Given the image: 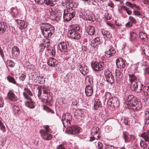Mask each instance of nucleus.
<instances>
[{
    "instance_id": "8fccbe9b",
    "label": "nucleus",
    "mask_w": 149,
    "mask_h": 149,
    "mask_svg": "<svg viewBox=\"0 0 149 149\" xmlns=\"http://www.w3.org/2000/svg\"><path fill=\"white\" fill-rule=\"evenodd\" d=\"M26 77V73H20L19 74V78L20 80L22 81H24V80Z\"/></svg>"
},
{
    "instance_id": "4d7b16f0",
    "label": "nucleus",
    "mask_w": 149,
    "mask_h": 149,
    "mask_svg": "<svg viewBox=\"0 0 149 149\" xmlns=\"http://www.w3.org/2000/svg\"><path fill=\"white\" fill-rule=\"evenodd\" d=\"M46 45H45L43 44H42L40 45L39 49L40 52L43 51L45 48L46 47Z\"/></svg>"
},
{
    "instance_id": "a18cd8bd",
    "label": "nucleus",
    "mask_w": 149,
    "mask_h": 149,
    "mask_svg": "<svg viewBox=\"0 0 149 149\" xmlns=\"http://www.w3.org/2000/svg\"><path fill=\"white\" fill-rule=\"evenodd\" d=\"M62 121L63 123L64 126L65 127H67V129L68 128L70 127V121L63 120V121Z\"/></svg>"
},
{
    "instance_id": "5fc2aeb1",
    "label": "nucleus",
    "mask_w": 149,
    "mask_h": 149,
    "mask_svg": "<svg viewBox=\"0 0 149 149\" xmlns=\"http://www.w3.org/2000/svg\"><path fill=\"white\" fill-rule=\"evenodd\" d=\"M111 95L110 93L109 92H106L104 96L105 99L106 100H108L111 97H111Z\"/></svg>"
},
{
    "instance_id": "69168bd1",
    "label": "nucleus",
    "mask_w": 149,
    "mask_h": 149,
    "mask_svg": "<svg viewBox=\"0 0 149 149\" xmlns=\"http://www.w3.org/2000/svg\"><path fill=\"white\" fill-rule=\"evenodd\" d=\"M134 15L136 16H139L141 15L140 13L138 11L134 10L133 12Z\"/></svg>"
},
{
    "instance_id": "4c0bfd02",
    "label": "nucleus",
    "mask_w": 149,
    "mask_h": 149,
    "mask_svg": "<svg viewBox=\"0 0 149 149\" xmlns=\"http://www.w3.org/2000/svg\"><path fill=\"white\" fill-rule=\"evenodd\" d=\"M7 28V26L3 23H2L1 26L0 28V34L4 33L6 31Z\"/></svg>"
},
{
    "instance_id": "6e6d98bb",
    "label": "nucleus",
    "mask_w": 149,
    "mask_h": 149,
    "mask_svg": "<svg viewBox=\"0 0 149 149\" xmlns=\"http://www.w3.org/2000/svg\"><path fill=\"white\" fill-rule=\"evenodd\" d=\"M125 10L127 14L129 15H131L132 13V11L129 10V9L127 8V7L123 6L122 7Z\"/></svg>"
},
{
    "instance_id": "9d476101",
    "label": "nucleus",
    "mask_w": 149,
    "mask_h": 149,
    "mask_svg": "<svg viewBox=\"0 0 149 149\" xmlns=\"http://www.w3.org/2000/svg\"><path fill=\"white\" fill-rule=\"evenodd\" d=\"M142 106L141 102L136 100V101L133 102L131 105L127 107L128 109H131L134 110H138L141 108Z\"/></svg>"
},
{
    "instance_id": "79ce46f5",
    "label": "nucleus",
    "mask_w": 149,
    "mask_h": 149,
    "mask_svg": "<svg viewBox=\"0 0 149 149\" xmlns=\"http://www.w3.org/2000/svg\"><path fill=\"white\" fill-rule=\"evenodd\" d=\"M86 31L89 35H93V27L92 26H89L87 27Z\"/></svg>"
},
{
    "instance_id": "ddd939ff",
    "label": "nucleus",
    "mask_w": 149,
    "mask_h": 149,
    "mask_svg": "<svg viewBox=\"0 0 149 149\" xmlns=\"http://www.w3.org/2000/svg\"><path fill=\"white\" fill-rule=\"evenodd\" d=\"M116 65L117 67L120 69H125V64L123 59L121 58H117L116 61Z\"/></svg>"
},
{
    "instance_id": "774afa93",
    "label": "nucleus",
    "mask_w": 149,
    "mask_h": 149,
    "mask_svg": "<svg viewBox=\"0 0 149 149\" xmlns=\"http://www.w3.org/2000/svg\"><path fill=\"white\" fill-rule=\"evenodd\" d=\"M56 149H65V147L62 144L59 145L57 148Z\"/></svg>"
},
{
    "instance_id": "423d86ee",
    "label": "nucleus",
    "mask_w": 149,
    "mask_h": 149,
    "mask_svg": "<svg viewBox=\"0 0 149 149\" xmlns=\"http://www.w3.org/2000/svg\"><path fill=\"white\" fill-rule=\"evenodd\" d=\"M108 102L110 104L111 107L114 110L118 108L120 105L119 101L118 99L116 96H113L109 99L107 100Z\"/></svg>"
},
{
    "instance_id": "ea45409f",
    "label": "nucleus",
    "mask_w": 149,
    "mask_h": 149,
    "mask_svg": "<svg viewBox=\"0 0 149 149\" xmlns=\"http://www.w3.org/2000/svg\"><path fill=\"white\" fill-rule=\"evenodd\" d=\"M139 38L142 40H147V36L146 33L143 32H140L139 34Z\"/></svg>"
},
{
    "instance_id": "f8f14e48",
    "label": "nucleus",
    "mask_w": 149,
    "mask_h": 149,
    "mask_svg": "<svg viewBox=\"0 0 149 149\" xmlns=\"http://www.w3.org/2000/svg\"><path fill=\"white\" fill-rule=\"evenodd\" d=\"M125 101L127 104V107L131 105V104L135 101H136V98L133 95H128L126 98Z\"/></svg>"
},
{
    "instance_id": "9b49d317",
    "label": "nucleus",
    "mask_w": 149,
    "mask_h": 149,
    "mask_svg": "<svg viewBox=\"0 0 149 149\" xmlns=\"http://www.w3.org/2000/svg\"><path fill=\"white\" fill-rule=\"evenodd\" d=\"M107 81L109 83H112L114 81V78L112 73L108 70H107L104 73Z\"/></svg>"
},
{
    "instance_id": "37998d69",
    "label": "nucleus",
    "mask_w": 149,
    "mask_h": 149,
    "mask_svg": "<svg viewBox=\"0 0 149 149\" xmlns=\"http://www.w3.org/2000/svg\"><path fill=\"white\" fill-rule=\"evenodd\" d=\"M7 79L8 81L10 83L15 84H17L16 81L13 77L8 76L7 77Z\"/></svg>"
},
{
    "instance_id": "49530a36",
    "label": "nucleus",
    "mask_w": 149,
    "mask_h": 149,
    "mask_svg": "<svg viewBox=\"0 0 149 149\" xmlns=\"http://www.w3.org/2000/svg\"><path fill=\"white\" fill-rule=\"evenodd\" d=\"M6 63L8 66L11 68L13 67L15 65V63L11 60H8L6 61Z\"/></svg>"
},
{
    "instance_id": "cd10ccee",
    "label": "nucleus",
    "mask_w": 149,
    "mask_h": 149,
    "mask_svg": "<svg viewBox=\"0 0 149 149\" xmlns=\"http://www.w3.org/2000/svg\"><path fill=\"white\" fill-rule=\"evenodd\" d=\"M20 51L17 47L15 46L12 48V55L13 57H17L19 55Z\"/></svg>"
},
{
    "instance_id": "20e7f679",
    "label": "nucleus",
    "mask_w": 149,
    "mask_h": 149,
    "mask_svg": "<svg viewBox=\"0 0 149 149\" xmlns=\"http://www.w3.org/2000/svg\"><path fill=\"white\" fill-rule=\"evenodd\" d=\"M75 15V10L73 8H67L63 11L64 19L67 22L70 21Z\"/></svg>"
},
{
    "instance_id": "a878e982",
    "label": "nucleus",
    "mask_w": 149,
    "mask_h": 149,
    "mask_svg": "<svg viewBox=\"0 0 149 149\" xmlns=\"http://www.w3.org/2000/svg\"><path fill=\"white\" fill-rule=\"evenodd\" d=\"M50 12V18L52 20L55 19L57 20L58 18L59 19V17L61 16H58L57 13H56V12L53 11L52 9H51L49 10Z\"/></svg>"
},
{
    "instance_id": "c85d7f7f",
    "label": "nucleus",
    "mask_w": 149,
    "mask_h": 149,
    "mask_svg": "<svg viewBox=\"0 0 149 149\" xmlns=\"http://www.w3.org/2000/svg\"><path fill=\"white\" fill-rule=\"evenodd\" d=\"M93 87L91 86H87L85 89V93L87 96H90L93 94Z\"/></svg>"
},
{
    "instance_id": "5701e85b",
    "label": "nucleus",
    "mask_w": 149,
    "mask_h": 149,
    "mask_svg": "<svg viewBox=\"0 0 149 149\" xmlns=\"http://www.w3.org/2000/svg\"><path fill=\"white\" fill-rule=\"evenodd\" d=\"M79 67V69L82 74L85 75L88 73L89 70L88 68L85 65L83 66L80 65Z\"/></svg>"
},
{
    "instance_id": "72a5a7b5",
    "label": "nucleus",
    "mask_w": 149,
    "mask_h": 149,
    "mask_svg": "<svg viewBox=\"0 0 149 149\" xmlns=\"http://www.w3.org/2000/svg\"><path fill=\"white\" fill-rule=\"evenodd\" d=\"M46 40H43V44L45 45H46V49L47 50L49 51L50 49H49V44H50V40L49 39V38H45Z\"/></svg>"
},
{
    "instance_id": "1a4fd4ad",
    "label": "nucleus",
    "mask_w": 149,
    "mask_h": 149,
    "mask_svg": "<svg viewBox=\"0 0 149 149\" xmlns=\"http://www.w3.org/2000/svg\"><path fill=\"white\" fill-rule=\"evenodd\" d=\"M142 106L141 102L136 100V101L133 102L131 105L127 107L128 109H131L134 110H138L141 108Z\"/></svg>"
},
{
    "instance_id": "338daca9",
    "label": "nucleus",
    "mask_w": 149,
    "mask_h": 149,
    "mask_svg": "<svg viewBox=\"0 0 149 149\" xmlns=\"http://www.w3.org/2000/svg\"><path fill=\"white\" fill-rule=\"evenodd\" d=\"M108 6L112 8H113L115 7L112 1H109V3L108 4Z\"/></svg>"
},
{
    "instance_id": "bf43d9fd",
    "label": "nucleus",
    "mask_w": 149,
    "mask_h": 149,
    "mask_svg": "<svg viewBox=\"0 0 149 149\" xmlns=\"http://www.w3.org/2000/svg\"><path fill=\"white\" fill-rule=\"evenodd\" d=\"M13 110L15 113H18L20 111L19 108L16 106H14L13 107Z\"/></svg>"
},
{
    "instance_id": "e433bc0d",
    "label": "nucleus",
    "mask_w": 149,
    "mask_h": 149,
    "mask_svg": "<svg viewBox=\"0 0 149 149\" xmlns=\"http://www.w3.org/2000/svg\"><path fill=\"white\" fill-rule=\"evenodd\" d=\"M144 117L145 118V123L146 124L149 123V112L148 111H146L144 113Z\"/></svg>"
},
{
    "instance_id": "58836bf2",
    "label": "nucleus",
    "mask_w": 149,
    "mask_h": 149,
    "mask_svg": "<svg viewBox=\"0 0 149 149\" xmlns=\"http://www.w3.org/2000/svg\"><path fill=\"white\" fill-rule=\"evenodd\" d=\"M100 44V38L99 37L95 38L94 40V47L97 50L98 48V45Z\"/></svg>"
},
{
    "instance_id": "13d9d810",
    "label": "nucleus",
    "mask_w": 149,
    "mask_h": 149,
    "mask_svg": "<svg viewBox=\"0 0 149 149\" xmlns=\"http://www.w3.org/2000/svg\"><path fill=\"white\" fill-rule=\"evenodd\" d=\"M129 19L130 20V22L132 24H135L136 23V20L132 16H130L129 17Z\"/></svg>"
},
{
    "instance_id": "b1692460",
    "label": "nucleus",
    "mask_w": 149,
    "mask_h": 149,
    "mask_svg": "<svg viewBox=\"0 0 149 149\" xmlns=\"http://www.w3.org/2000/svg\"><path fill=\"white\" fill-rule=\"evenodd\" d=\"M116 53L114 48L111 47L109 49L105 52V55L107 57H110L112 56L113 54Z\"/></svg>"
},
{
    "instance_id": "dca6fc26",
    "label": "nucleus",
    "mask_w": 149,
    "mask_h": 149,
    "mask_svg": "<svg viewBox=\"0 0 149 149\" xmlns=\"http://www.w3.org/2000/svg\"><path fill=\"white\" fill-rule=\"evenodd\" d=\"M24 92L23 93V95L25 98L30 99L31 98V97L33 96V94L31 90L28 88H24Z\"/></svg>"
},
{
    "instance_id": "f704fd0d",
    "label": "nucleus",
    "mask_w": 149,
    "mask_h": 149,
    "mask_svg": "<svg viewBox=\"0 0 149 149\" xmlns=\"http://www.w3.org/2000/svg\"><path fill=\"white\" fill-rule=\"evenodd\" d=\"M143 91L144 94L146 95L149 96V84H145L143 88Z\"/></svg>"
},
{
    "instance_id": "2eb2a0df",
    "label": "nucleus",
    "mask_w": 149,
    "mask_h": 149,
    "mask_svg": "<svg viewBox=\"0 0 149 149\" xmlns=\"http://www.w3.org/2000/svg\"><path fill=\"white\" fill-rule=\"evenodd\" d=\"M7 97L8 99L12 101L15 102L18 100V98L15 94L14 91L10 90L7 93Z\"/></svg>"
},
{
    "instance_id": "052dcab7",
    "label": "nucleus",
    "mask_w": 149,
    "mask_h": 149,
    "mask_svg": "<svg viewBox=\"0 0 149 149\" xmlns=\"http://www.w3.org/2000/svg\"><path fill=\"white\" fill-rule=\"evenodd\" d=\"M67 5L69 6L70 7L69 8H72L73 7L74 8H76L77 7L76 6H74L73 3L72 2H70V1L69 2H68L67 3Z\"/></svg>"
},
{
    "instance_id": "7c9ffc66",
    "label": "nucleus",
    "mask_w": 149,
    "mask_h": 149,
    "mask_svg": "<svg viewBox=\"0 0 149 149\" xmlns=\"http://www.w3.org/2000/svg\"><path fill=\"white\" fill-rule=\"evenodd\" d=\"M101 31L104 38H110L111 37V35L109 31H106L104 29H102Z\"/></svg>"
},
{
    "instance_id": "0e129e2a",
    "label": "nucleus",
    "mask_w": 149,
    "mask_h": 149,
    "mask_svg": "<svg viewBox=\"0 0 149 149\" xmlns=\"http://www.w3.org/2000/svg\"><path fill=\"white\" fill-rule=\"evenodd\" d=\"M79 16L80 18H81L82 19L84 20H87V19L86 18V17L85 15H84L82 13H80L79 14Z\"/></svg>"
},
{
    "instance_id": "f257e3e1",
    "label": "nucleus",
    "mask_w": 149,
    "mask_h": 149,
    "mask_svg": "<svg viewBox=\"0 0 149 149\" xmlns=\"http://www.w3.org/2000/svg\"><path fill=\"white\" fill-rule=\"evenodd\" d=\"M41 87H38L37 89L38 90V98L41 100V101L46 103H49L52 100V95L51 93L50 90L47 88L43 87V93L40 90Z\"/></svg>"
},
{
    "instance_id": "e2e57ef3",
    "label": "nucleus",
    "mask_w": 149,
    "mask_h": 149,
    "mask_svg": "<svg viewBox=\"0 0 149 149\" xmlns=\"http://www.w3.org/2000/svg\"><path fill=\"white\" fill-rule=\"evenodd\" d=\"M35 2L39 4L42 5L45 2V0H35Z\"/></svg>"
},
{
    "instance_id": "c03bdc74",
    "label": "nucleus",
    "mask_w": 149,
    "mask_h": 149,
    "mask_svg": "<svg viewBox=\"0 0 149 149\" xmlns=\"http://www.w3.org/2000/svg\"><path fill=\"white\" fill-rule=\"evenodd\" d=\"M140 146L143 149H146L147 144L145 141L141 140L140 142Z\"/></svg>"
},
{
    "instance_id": "c756f323",
    "label": "nucleus",
    "mask_w": 149,
    "mask_h": 149,
    "mask_svg": "<svg viewBox=\"0 0 149 149\" xmlns=\"http://www.w3.org/2000/svg\"><path fill=\"white\" fill-rule=\"evenodd\" d=\"M72 120L71 116L69 113H66L64 114L62 117V121H70Z\"/></svg>"
},
{
    "instance_id": "a211bd4d",
    "label": "nucleus",
    "mask_w": 149,
    "mask_h": 149,
    "mask_svg": "<svg viewBox=\"0 0 149 149\" xmlns=\"http://www.w3.org/2000/svg\"><path fill=\"white\" fill-rule=\"evenodd\" d=\"M28 100L25 102V105L26 107L30 109H33L35 107V103L33 101L31 98L30 99H26Z\"/></svg>"
},
{
    "instance_id": "a19ab883",
    "label": "nucleus",
    "mask_w": 149,
    "mask_h": 149,
    "mask_svg": "<svg viewBox=\"0 0 149 149\" xmlns=\"http://www.w3.org/2000/svg\"><path fill=\"white\" fill-rule=\"evenodd\" d=\"M130 39L132 42H133L136 41V34L135 33L132 32L130 34Z\"/></svg>"
},
{
    "instance_id": "7ed1b4c3",
    "label": "nucleus",
    "mask_w": 149,
    "mask_h": 149,
    "mask_svg": "<svg viewBox=\"0 0 149 149\" xmlns=\"http://www.w3.org/2000/svg\"><path fill=\"white\" fill-rule=\"evenodd\" d=\"M70 29L68 31V36L70 38L74 39H79L81 35L78 32L80 30V26L77 24L69 26Z\"/></svg>"
},
{
    "instance_id": "4468645a",
    "label": "nucleus",
    "mask_w": 149,
    "mask_h": 149,
    "mask_svg": "<svg viewBox=\"0 0 149 149\" xmlns=\"http://www.w3.org/2000/svg\"><path fill=\"white\" fill-rule=\"evenodd\" d=\"M16 21L18 27L21 30L26 29L27 26L26 22L23 20L16 19Z\"/></svg>"
},
{
    "instance_id": "412c9836",
    "label": "nucleus",
    "mask_w": 149,
    "mask_h": 149,
    "mask_svg": "<svg viewBox=\"0 0 149 149\" xmlns=\"http://www.w3.org/2000/svg\"><path fill=\"white\" fill-rule=\"evenodd\" d=\"M58 61L56 59L53 58H49L47 62L48 64L50 66L54 67L58 64Z\"/></svg>"
},
{
    "instance_id": "6ab92c4d",
    "label": "nucleus",
    "mask_w": 149,
    "mask_h": 149,
    "mask_svg": "<svg viewBox=\"0 0 149 149\" xmlns=\"http://www.w3.org/2000/svg\"><path fill=\"white\" fill-rule=\"evenodd\" d=\"M40 132L41 136L43 138L46 140H49L52 139V136L51 134L48 133V132H46L44 130H40Z\"/></svg>"
},
{
    "instance_id": "864d4df0",
    "label": "nucleus",
    "mask_w": 149,
    "mask_h": 149,
    "mask_svg": "<svg viewBox=\"0 0 149 149\" xmlns=\"http://www.w3.org/2000/svg\"><path fill=\"white\" fill-rule=\"evenodd\" d=\"M95 145L96 146V147L97 148H98V149H103V145L100 142H98L97 143L95 142Z\"/></svg>"
},
{
    "instance_id": "f03ea898",
    "label": "nucleus",
    "mask_w": 149,
    "mask_h": 149,
    "mask_svg": "<svg viewBox=\"0 0 149 149\" xmlns=\"http://www.w3.org/2000/svg\"><path fill=\"white\" fill-rule=\"evenodd\" d=\"M40 27L42 34L45 38H50L55 32L54 27L50 24L42 23Z\"/></svg>"
},
{
    "instance_id": "4be33fe9",
    "label": "nucleus",
    "mask_w": 149,
    "mask_h": 149,
    "mask_svg": "<svg viewBox=\"0 0 149 149\" xmlns=\"http://www.w3.org/2000/svg\"><path fill=\"white\" fill-rule=\"evenodd\" d=\"M129 76V81L130 83V87L132 84H134L136 82L138 81L137 80V78L135 74H130Z\"/></svg>"
},
{
    "instance_id": "680f3d73",
    "label": "nucleus",
    "mask_w": 149,
    "mask_h": 149,
    "mask_svg": "<svg viewBox=\"0 0 149 149\" xmlns=\"http://www.w3.org/2000/svg\"><path fill=\"white\" fill-rule=\"evenodd\" d=\"M107 24L108 26L110 27L111 29H112L114 30L116 29V28L114 24L108 22H107Z\"/></svg>"
},
{
    "instance_id": "3c124183",
    "label": "nucleus",
    "mask_w": 149,
    "mask_h": 149,
    "mask_svg": "<svg viewBox=\"0 0 149 149\" xmlns=\"http://www.w3.org/2000/svg\"><path fill=\"white\" fill-rule=\"evenodd\" d=\"M45 3L46 5L51 6H53L55 5L53 1L51 0H45Z\"/></svg>"
},
{
    "instance_id": "bb28decb",
    "label": "nucleus",
    "mask_w": 149,
    "mask_h": 149,
    "mask_svg": "<svg viewBox=\"0 0 149 149\" xmlns=\"http://www.w3.org/2000/svg\"><path fill=\"white\" fill-rule=\"evenodd\" d=\"M115 77L117 81H120L122 79L123 74L118 70L115 71Z\"/></svg>"
},
{
    "instance_id": "2f4dec72",
    "label": "nucleus",
    "mask_w": 149,
    "mask_h": 149,
    "mask_svg": "<svg viewBox=\"0 0 149 149\" xmlns=\"http://www.w3.org/2000/svg\"><path fill=\"white\" fill-rule=\"evenodd\" d=\"M94 105V108L95 110H100L101 107V103L100 100L97 99V101H95Z\"/></svg>"
},
{
    "instance_id": "c9c22d12",
    "label": "nucleus",
    "mask_w": 149,
    "mask_h": 149,
    "mask_svg": "<svg viewBox=\"0 0 149 149\" xmlns=\"http://www.w3.org/2000/svg\"><path fill=\"white\" fill-rule=\"evenodd\" d=\"M123 137L125 143H128L130 142V139L128 137V133L126 132H123Z\"/></svg>"
},
{
    "instance_id": "6e6552de",
    "label": "nucleus",
    "mask_w": 149,
    "mask_h": 149,
    "mask_svg": "<svg viewBox=\"0 0 149 149\" xmlns=\"http://www.w3.org/2000/svg\"><path fill=\"white\" fill-rule=\"evenodd\" d=\"M80 130V127L78 126L72 125L71 127L68 128L67 131L69 134L74 135L79 133Z\"/></svg>"
},
{
    "instance_id": "aec40b11",
    "label": "nucleus",
    "mask_w": 149,
    "mask_h": 149,
    "mask_svg": "<svg viewBox=\"0 0 149 149\" xmlns=\"http://www.w3.org/2000/svg\"><path fill=\"white\" fill-rule=\"evenodd\" d=\"M74 117L78 120L82 119V117L84 116V112L81 110H76L74 114Z\"/></svg>"
},
{
    "instance_id": "09e8293b",
    "label": "nucleus",
    "mask_w": 149,
    "mask_h": 149,
    "mask_svg": "<svg viewBox=\"0 0 149 149\" xmlns=\"http://www.w3.org/2000/svg\"><path fill=\"white\" fill-rule=\"evenodd\" d=\"M45 79L43 76H39L38 79V81L39 84H42L45 82Z\"/></svg>"
},
{
    "instance_id": "603ef678",
    "label": "nucleus",
    "mask_w": 149,
    "mask_h": 149,
    "mask_svg": "<svg viewBox=\"0 0 149 149\" xmlns=\"http://www.w3.org/2000/svg\"><path fill=\"white\" fill-rule=\"evenodd\" d=\"M43 109L47 112H50L52 113H54V111L52 110L49 107L46 105L44 106Z\"/></svg>"
},
{
    "instance_id": "473e14b6",
    "label": "nucleus",
    "mask_w": 149,
    "mask_h": 149,
    "mask_svg": "<svg viewBox=\"0 0 149 149\" xmlns=\"http://www.w3.org/2000/svg\"><path fill=\"white\" fill-rule=\"evenodd\" d=\"M141 136L146 141L149 142V130L142 133L141 135Z\"/></svg>"
},
{
    "instance_id": "f3484780",
    "label": "nucleus",
    "mask_w": 149,
    "mask_h": 149,
    "mask_svg": "<svg viewBox=\"0 0 149 149\" xmlns=\"http://www.w3.org/2000/svg\"><path fill=\"white\" fill-rule=\"evenodd\" d=\"M104 64L102 62L95 61L94 63V70L100 71L102 70Z\"/></svg>"
},
{
    "instance_id": "39448f33",
    "label": "nucleus",
    "mask_w": 149,
    "mask_h": 149,
    "mask_svg": "<svg viewBox=\"0 0 149 149\" xmlns=\"http://www.w3.org/2000/svg\"><path fill=\"white\" fill-rule=\"evenodd\" d=\"M68 46L69 43L67 41L60 42L58 44L59 50L63 54L67 55L68 54Z\"/></svg>"
},
{
    "instance_id": "393cba45",
    "label": "nucleus",
    "mask_w": 149,
    "mask_h": 149,
    "mask_svg": "<svg viewBox=\"0 0 149 149\" xmlns=\"http://www.w3.org/2000/svg\"><path fill=\"white\" fill-rule=\"evenodd\" d=\"M143 51L142 53L149 57V46L147 45H143L141 47Z\"/></svg>"
},
{
    "instance_id": "de8ad7c7",
    "label": "nucleus",
    "mask_w": 149,
    "mask_h": 149,
    "mask_svg": "<svg viewBox=\"0 0 149 149\" xmlns=\"http://www.w3.org/2000/svg\"><path fill=\"white\" fill-rule=\"evenodd\" d=\"M0 117V128L2 131H3V132H6V127L4 125Z\"/></svg>"
},
{
    "instance_id": "0eeeda50",
    "label": "nucleus",
    "mask_w": 149,
    "mask_h": 149,
    "mask_svg": "<svg viewBox=\"0 0 149 149\" xmlns=\"http://www.w3.org/2000/svg\"><path fill=\"white\" fill-rule=\"evenodd\" d=\"M145 84H144L140 81L136 82L134 84H132L131 87V89L133 91H135L137 93L140 92L143 90Z\"/></svg>"
}]
</instances>
